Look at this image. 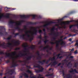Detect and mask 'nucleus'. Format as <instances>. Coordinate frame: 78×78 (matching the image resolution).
Segmentation results:
<instances>
[{
	"mask_svg": "<svg viewBox=\"0 0 78 78\" xmlns=\"http://www.w3.org/2000/svg\"><path fill=\"white\" fill-rule=\"evenodd\" d=\"M67 38V37H64V39H60L59 41H56V42L54 43L53 42H50V43L52 45L54 44H56V48H58L59 47V43L60 42L62 41V43H61V45L63 44V45H65V43H64V41H63V40H65Z\"/></svg>",
	"mask_w": 78,
	"mask_h": 78,
	"instance_id": "f257e3e1",
	"label": "nucleus"
},
{
	"mask_svg": "<svg viewBox=\"0 0 78 78\" xmlns=\"http://www.w3.org/2000/svg\"><path fill=\"white\" fill-rule=\"evenodd\" d=\"M50 61H54L52 63V65H53V66H55L56 65V64H58V62L56 61L55 60H53L50 59H49V60H47V61L46 62V60H42V61H38V62L41 64V65H43L45 62H46V64H48Z\"/></svg>",
	"mask_w": 78,
	"mask_h": 78,
	"instance_id": "f03ea898",
	"label": "nucleus"
},
{
	"mask_svg": "<svg viewBox=\"0 0 78 78\" xmlns=\"http://www.w3.org/2000/svg\"><path fill=\"white\" fill-rule=\"evenodd\" d=\"M0 46H1V44H0ZM0 55H6V57H10V59L11 58H12V59H14V58L13 57H12L11 56V55H12L13 56H15L16 55V52L14 51L12 53V54H11L10 53H4L3 51H0Z\"/></svg>",
	"mask_w": 78,
	"mask_h": 78,
	"instance_id": "7ed1b4c3",
	"label": "nucleus"
},
{
	"mask_svg": "<svg viewBox=\"0 0 78 78\" xmlns=\"http://www.w3.org/2000/svg\"><path fill=\"white\" fill-rule=\"evenodd\" d=\"M18 23L17 24H16L15 25H16V27H15L14 29H15V30H18V31H20V32L22 33L24 30V29H21L19 27V26L21 25V23Z\"/></svg>",
	"mask_w": 78,
	"mask_h": 78,
	"instance_id": "20e7f679",
	"label": "nucleus"
},
{
	"mask_svg": "<svg viewBox=\"0 0 78 78\" xmlns=\"http://www.w3.org/2000/svg\"><path fill=\"white\" fill-rule=\"evenodd\" d=\"M62 76L64 78H72V75L70 74H65V71L63 70L62 71Z\"/></svg>",
	"mask_w": 78,
	"mask_h": 78,
	"instance_id": "39448f33",
	"label": "nucleus"
},
{
	"mask_svg": "<svg viewBox=\"0 0 78 78\" xmlns=\"http://www.w3.org/2000/svg\"><path fill=\"white\" fill-rule=\"evenodd\" d=\"M30 28L34 30V32L32 34V35H36L37 33V29H39V27H30Z\"/></svg>",
	"mask_w": 78,
	"mask_h": 78,
	"instance_id": "423d86ee",
	"label": "nucleus"
},
{
	"mask_svg": "<svg viewBox=\"0 0 78 78\" xmlns=\"http://www.w3.org/2000/svg\"><path fill=\"white\" fill-rule=\"evenodd\" d=\"M10 14L9 13H6V15H4L3 14H0V20L3 18H10Z\"/></svg>",
	"mask_w": 78,
	"mask_h": 78,
	"instance_id": "0eeeda50",
	"label": "nucleus"
},
{
	"mask_svg": "<svg viewBox=\"0 0 78 78\" xmlns=\"http://www.w3.org/2000/svg\"><path fill=\"white\" fill-rule=\"evenodd\" d=\"M5 43L4 42L3 43V44H2L1 46L2 47V48H5V49H6L7 48V47H9V48H10L11 49V47L9 45H5Z\"/></svg>",
	"mask_w": 78,
	"mask_h": 78,
	"instance_id": "6e6552de",
	"label": "nucleus"
},
{
	"mask_svg": "<svg viewBox=\"0 0 78 78\" xmlns=\"http://www.w3.org/2000/svg\"><path fill=\"white\" fill-rule=\"evenodd\" d=\"M27 55V53H25V54L24 53H20L19 54H18V55H17L16 56V58H17L18 57H23L24 56Z\"/></svg>",
	"mask_w": 78,
	"mask_h": 78,
	"instance_id": "1a4fd4ad",
	"label": "nucleus"
},
{
	"mask_svg": "<svg viewBox=\"0 0 78 78\" xmlns=\"http://www.w3.org/2000/svg\"><path fill=\"white\" fill-rule=\"evenodd\" d=\"M54 32H53V33H51L50 34L51 35H52V34H54L53 35L55 37H57L59 36V33L60 34H62V33L61 32H57L56 33H54Z\"/></svg>",
	"mask_w": 78,
	"mask_h": 78,
	"instance_id": "9d476101",
	"label": "nucleus"
},
{
	"mask_svg": "<svg viewBox=\"0 0 78 78\" xmlns=\"http://www.w3.org/2000/svg\"><path fill=\"white\" fill-rule=\"evenodd\" d=\"M4 29V28L2 26H0V36H3V30Z\"/></svg>",
	"mask_w": 78,
	"mask_h": 78,
	"instance_id": "9b49d317",
	"label": "nucleus"
},
{
	"mask_svg": "<svg viewBox=\"0 0 78 78\" xmlns=\"http://www.w3.org/2000/svg\"><path fill=\"white\" fill-rule=\"evenodd\" d=\"M55 23L54 22L51 21L47 23V24H46L44 25V27H46L48 26H49L51 25V24Z\"/></svg>",
	"mask_w": 78,
	"mask_h": 78,
	"instance_id": "f8f14e48",
	"label": "nucleus"
},
{
	"mask_svg": "<svg viewBox=\"0 0 78 78\" xmlns=\"http://www.w3.org/2000/svg\"><path fill=\"white\" fill-rule=\"evenodd\" d=\"M75 20H72L69 21H67L66 22H62V24H64V25H66V24H69L71 22H75Z\"/></svg>",
	"mask_w": 78,
	"mask_h": 78,
	"instance_id": "ddd939ff",
	"label": "nucleus"
},
{
	"mask_svg": "<svg viewBox=\"0 0 78 78\" xmlns=\"http://www.w3.org/2000/svg\"><path fill=\"white\" fill-rule=\"evenodd\" d=\"M12 43H15L14 44V45L16 46L17 45H19L20 43H19V41H16L15 40H13L11 41Z\"/></svg>",
	"mask_w": 78,
	"mask_h": 78,
	"instance_id": "4468645a",
	"label": "nucleus"
},
{
	"mask_svg": "<svg viewBox=\"0 0 78 78\" xmlns=\"http://www.w3.org/2000/svg\"><path fill=\"white\" fill-rule=\"evenodd\" d=\"M31 16L33 17V19H35V17H37V19H41L42 18V17L41 16H37L36 15H31Z\"/></svg>",
	"mask_w": 78,
	"mask_h": 78,
	"instance_id": "2eb2a0df",
	"label": "nucleus"
},
{
	"mask_svg": "<svg viewBox=\"0 0 78 78\" xmlns=\"http://www.w3.org/2000/svg\"><path fill=\"white\" fill-rule=\"evenodd\" d=\"M14 72L15 71L14 69H10L8 71V73L10 75H12V74L14 73Z\"/></svg>",
	"mask_w": 78,
	"mask_h": 78,
	"instance_id": "dca6fc26",
	"label": "nucleus"
},
{
	"mask_svg": "<svg viewBox=\"0 0 78 78\" xmlns=\"http://www.w3.org/2000/svg\"><path fill=\"white\" fill-rule=\"evenodd\" d=\"M30 15H20V17L21 18H28L29 17H30Z\"/></svg>",
	"mask_w": 78,
	"mask_h": 78,
	"instance_id": "f3484780",
	"label": "nucleus"
},
{
	"mask_svg": "<svg viewBox=\"0 0 78 78\" xmlns=\"http://www.w3.org/2000/svg\"><path fill=\"white\" fill-rule=\"evenodd\" d=\"M32 57H35L34 55L29 56H28V57L26 58V60H27V61H30L31 60Z\"/></svg>",
	"mask_w": 78,
	"mask_h": 78,
	"instance_id": "a211bd4d",
	"label": "nucleus"
},
{
	"mask_svg": "<svg viewBox=\"0 0 78 78\" xmlns=\"http://www.w3.org/2000/svg\"><path fill=\"white\" fill-rule=\"evenodd\" d=\"M12 63L13 64H12V67H16L17 66H19V64H16L17 63V62H15L14 61H13L12 62Z\"/></svg>",
	"mask_w": 78,
	"mask_h": 78,
	"instance_id": "6ab92c4d",
	"label": "nucleus"
},
{
	"mask_svg": "<svg viewBox=\"0 0 78 78\" xmlns=\"http://www.w3.org/2000/svg\"><path fill=\"white\" fill-rule=\"evenodd\" d=\"M24 36H25V35L24 34H23L20 36V38H22L23 40H26V41H27L28 40V39L27 38L24 37Z\"/></svg>",
	"mask_w": 78,
	"mask_h": 78,
	"instance_id": "aec40b11",
	"label": "nucleus"
},
{
	"mask_svg": "<svg viewBox=\"0 0 78 78\" xmlns=\"http://www.w3.org/2000/svg\"><path fill=\"white\" fill-rule=\"evenodd\" d=\"M41 70H36V71H35V72L37 73L42 72V71H43L44 70V68L42 67H41Z\"/></svg>",
	"mask_w": 78,
	"mask_h": 78,
	"instance_id": "412c9836",
	"label": "nucleus"
},
{
	"mask_svg": "<svg viewBox=\"0 0 78 78\" xmlns=\"http://www.w3.org/2000/svg\"><path fill=\"white\" fill-rule=\"evenodd\" d=\"M28 33H31V31H27V32H26V35L29 38L30 37V36L29 34H28Z\"/></svg>",
	"mask_w": 78,
	"mask_h": 78,
	"instance_id": "4be33fe9",
	"label": "nucleus"
},
{
	"mask_svg": "<svg viewBox=\"0 0 78 78\" xmlns=\"http://www.w3.org/2000/svg\"><path fill=\"white\" fill-rule=\"evenodd\" d=\"M62 54H59L56 55V56L57 57V58L61 59L63 58L62 56H61L60 57V55H61Z\"/></svg>",
	"mask_w": 78,
	"mask_h": 78,
	"instance_id": "5701e85b",
	"label": "nucleus"
},
{
	"mask_svg": "<svg viewBox=\"0 0 78 78\" xmlns=\"http://www.w3.org/2000/svg\"><path fill=\"white\" fill-rule=\"evenodd\" d=\"M56 30V31L58 30V29L57 28H55V27H53L52 28H51V33H53V32H54V30Z\"/></svg>",
	"mask_w": 78,
	"mask_h": 78,
	"instance_id": "b1692460",
	"label": "nucleus"
},
{
	"mask_svg": "<svg viewBox=\"0 0 78 78\" xmlns=\"http://www.w3.org/2000/svg\"><path fill=\"white\" fill-rule=\"evenodd\" d=\"M37 24V22H35V23H32L31 22H28L27 24L28 25H36Z\"/></svg>",
	"mask_w": 78,
	"mask_h": 78,
	"instance_id": "393cba45",
	"label": "nucleus"
},
{
	"mask_svg": "<svg viewBox=\"0 0 78 78\" xmlns=\"http://www.w3.org/2000/svg\"><path fill=\"white\" fill-rule=\"evenodd\" d=\"M9 24H17V23L13 21H10L9 22Z\"/></svg>",
	"mask_w": 78,
	"mask_h": 78,
	"instance_id": "a878e982",
	"label": "nucleus"
},
{
	"mask_svg": "<svg viewBox=\"0 0 78 78\" xmlns=\"http://www.w3.org/2000/svg\"><path fill=\"white\" fill-rule=\"evenodd\" d=\"M49 48V45H47L46 47H44V48H42V49H41V50H44L46 49H48Z\"/></svg>",
	"mask_w": 78,
	"mask_h": 78,
	"instance_id": "bb28decb",
	"label": "nucleus"
},
{
	"mask_svg": "<svg viewBox=\"0 0 78 78\" xmlns=\"http://www.w3.org/2000/svg\"><path fill=\"white\" fill-rule=\"evenodd\" d=\"M76 26L78 27V24L76 25H72L69 26V29H71L72 28V27H74Z\"/></svg>",
	"mask_w": 78,
	"mask_h": 78,
	"instance_id": "cd10ccee",
	"label": "nucleus"
},
{
	"mask_svg": "<svg viewBox=\"0 0 78 78\" xmlns=\"http://www.w3.org/2000/svg\"><path fill=\"white\" fill-rule=\"evenodd\" d=\"M23 75L25 77H26V78H29V76H28V74H27V73H23Z\"/></svg>",
	"mask_w": 78,
	"mask_h": 78,
	"instance_id": "c85d7f7f",
	"label": "nucleus"
},
{
	"mask_svg": "<svg viewBox=\"0 0 78 78\" xmlns=\"http://www.w3.org/2000/svg\"><path fill=\"white\" fill-rule=\"evenodd\" d=\"M36 65H37V66H36L35 65H34V68H37L39 69H40V65L36 64Z\"/></svg>",
	"mask_w": 78,
	"mask_h": 78,
	"instance_id": "c756f323",
	"label": "nucleus"
},
{
	"mask_svg": "<svg viewBox=\"0 0 78 78\" xmlns=\"http://www.w3.org/2000/svg\"><path fill=\"white\" fill-rule=\"evenodd\" d=\"M67 18V16H64V17H63V18H62V19H60L59 20V21H62V20H64V18Z\"/></svg>",
	"mask_w": 78,
	"mask_h": 78,
	"instance_id": "7c9ffc66",
	"label": "nucleus"
},
{
	"mask_svg": "<svg viewBox=\"0 0 78 78\" xmlns=\"http://www.w3.org/2000/svg\"><path fill=\"white\" fill-rule=\"evenodd\" d=\"M12 38V36H10L8 38H7V40H10Z\"/></svg>",
	"mask_w": 78,
	"mask_h": 78,
	"instance_id": "2f4dec72",
	"label": "nucleus"
},
{
	"mask_svg": "<svg viewBox=\"0 0 78 78\" xmlns=\"http://www.w3.org/2000/svg\"><path fill=\"white\" fill-rule=\"evenodd\" d=\"M42 76V75L40 74H38V76H37V78H44V77H41Z\"/></svg>",
	"mask_w": 78,
	"mask_h": 78,
	"instance_id": "473e14b6",
	"label": "nucleus"
},
{
	"mask_svg": "<svg viewBox=\"0 0 78 78\" xmlns=\"http://www.w3.org/2000/svg\"><path fill=\"white\" fill-rule=\"evenodd\" d=\"M38 58H37V59L38 60H41V55H38Z\"/></svg>",
	"mask_w": 78,
	"mask_h": 78,
	"instance_id": "72a5a7b5",
	"label": "nucleus"
},
{
	"mask_svg": "<svg viewBox=\"0 0 78 78\" xmlns=\"http://www.w3.org/2000/svg\"><path fill=\"white\" fill-rule=\"evenodd\" d=\"M51 58V59H51L52 60H56V59H55V57H54L53 58Z\"/></svg>",
	"mask_w": 78,
	"mask_h": 78,
	"instance_id": "f704fd0d",
	"label": "nucleus"
},
{
	"mask_svg": "<svg viewBox=\"0 0 78 78\" xmlns=\"http://www.w3.org/2000/svg\"><path fill=\"white\" fill-rule=\"evenodd\" d=\"M26 72H27V73H29L30 74H31V72L29 70H27L26 71Z\"/></svg>",
	"mask_w": 78,
	"mask_h": 78,
	"instance_id": "c9c22d12",
	"label": "nucleus"
},
{
	"mask_svg": "<svg viewBox=\"0 0 78 78\" xmlns=\"http://www.w3.org/2000/svg\"><path fill=\"white\" fill-rule=\"evenodd\" d=\"M13 34H15V36H14V37H15L16 36H17V35H19V33H13Z\"/></svg>",
	"mask_w": 78,
	"mask_h": 78,
	"instance_id": "e433bc0d",
	"label": "nucleus"
},
{
	"mask_svg": "<svg viewBox=\"0 0 78 78\" xmlns=\"http://www.w3.org/2000/svg\"><path fill=\"white\" fill-rule=\"evenodd\" d=\"M65 61V62H68V60H67L66 59L62 61V62H64Z\"/></svg>",
	"mask_w": 78,
	"mask_h": 78,
	"instance_id": "4c0bfd02",
	"label": "nucleus"
},
{
	"mask_svg": "<svg viewBox=\"0 0 78 78\" xmlns=\"http://www.w3.org/2000/svg\"><path fill=\"white\" fill-rule=\"evenodd\" d=\"M24 29L25 30H26V31H27V26H24Z\"/></svg>",
	"mask_w": 78,
	"mask_h": 78,
	"instance_id": "58836bf2",
	"label": "nucleus"
},
{
	"mask_svg": "<svg viewBox=\"0 0 78 78\" xmlns=\"http://www.w3.org/2000/svg\"><path fill=\"white\" fill-rule=\"evenodd\" d=\"M75 46H78V40L76 41V43L75 44Z\"/></svg>",
	"mask_w": 78,
	"mask_h": 78,
	"instance_id": "ea45409f",
	"label": "nucleus"
},
{
	"mask_svg": "<svg viewBox=\"0 0 78 78\" xmlns=\"http://www.w3.org/2000/svg\"><path fill=\"white\" fill-rule=\"evenodd\" d=\"M38 33L40 34H41L42 33V30H40L39 31H38Z\"/></svg>",
	"mask_w": 78,
	"mask_h": 78,
	"instance_id": "a19ab883",
	"label": "nucleus"
},
{
	"mask_svg": "<svg viewBox=\"0 0 78 78\" xmlns=\"http://www.w3.org/2000/svg\"><path fill=\"white\" fill-rule=\"evenodd\" d=\"M71 32H76V30L75 29H74L73 30H72V29H71Z\"/></svg>",
	"mask_w": 78,
	"mask_h": 78,
	"instance_id": "79ce46f5",
	"label": "nucleus"
},
{
	"mask_svg": "<svg viewBox=\"0 0 78 78\" xmlns=\"http://www.w3.org/2000/svg\"><path fill=\"white\" fill-rule=\"evenodd\" d=\"M23 47L24 48H26L27 47H28V45H24L23 46Z\"/></svg>",
	"mask_w": 78,
	"mask_h": 78,
	"instance_id": "37998d69",
	"label": "nucleus"
},
{
	"mask_svg": "<svg viewBox=\"0 0 78 78\" xmlns=\"http://www.w3.org/2000/svg\"><path fill=\"white\" fill-rule=\"evenodd\" d=\"M74 13H75V12H74V11H72L69 12V14H71Z\"/></svg>",
	"mask_w": 78,
	"mask_h": 78,
	"instance_id": "c03bdc74",
	"label": "nucleus"
},
{
	"mask_svg": "<svg viewBox=\"0 0 78 78\" xmlns=\"http://www.w3.org/2000/svg\"><path fill=\"white\" fill-rule=\"evenodd\" d=\"M26 67L28 69H31V67H30V66H26Z\"/></svg>",
	"mask_w": 78,
	"mask_h": 78,
	"instance_id": "a18cd8bd",
	"label": "nucleus"
},
{
	"mask_svg": "<svg viewBox=\"0 0 78 78\" xmlns=\"http://www.w3.org/2000/svg\"><path fill=\"white\" fill-rule=\"evenodd\" d=\"M56 26H58V29H60L62 28V27L59 26V25H58V24H56Z\"/></svg>",
	"mask_w": 78,
	"mask_h": 78,
	"instance_id": "49530a36",
	"label": "nucleus"
},
{
	"mask_svg": "<svg viewBox=\"0 0 78 78\" xmlns=\"http://www.w3.org/2000/svg\"><path fill=\"white\" fill-rule=\"evenodd\" d=\"M30 78H36V76H34L30 77Z\"/></svg>",
	"mask_w": 78,
	"mask_h": 78,
	"instance_id": "de8ad7c7",
	"label": "nucleus"
},
{
	"mask_svg": "<svg viewBox=\"0 0 78 78\" xmlns=\"http://www.w3.org/2000/svg\"><path fill=\"white\" fill-rule=\"evenodd\" d=\"M71 64V62H69L68 64H66L67 66L68 67L69 65Z\"/></svg>",
	"mask_w": 78,
	"mask_h": 78,
	"instance_id": "09e8293b",
	"label": "nucleus"
},
{
	"mask_svg": "<svg viewBox=\"0 0 78 78\" xmlns=\"http://www.w3.org/2000/svg\"><path fill=\"white\" fill-rule=\"evenodd\" d=\"M46 23V22H44V21H41V22H39V24H41V23Z\"/></svg>",
	"mask_w": 78,
	"mask_h": 78,
	"instance_id": "8fccbe9b",
	"label": "nucleus"
},
{
	"mask_svg": "<svg viewBox=\"0 0 78 78\" xmlns=\"http://www.w3.org/2000/svg\"><path fill=\"white\" fill-rule=\"evenodd\" d=\"M24 49L25 50V51H24V52H26V51H27V50H28V48H24Z\"/></svg>",
	"mask_w": 78,
	"mask_h": 78,
	"instance_id": "3c124183",
	"label": "nucleus"
},
{
	"mask_svg": "<svg viewBox=\"0 0 78 78\" xmlns=\"http://www.w3.org/2000/svg\"><path fill=\"white\" fill-rule=\"evenodd\" d=\"M48 40H45V41H44V43L45 44H46L47 42H48Z\"/></svg>",
	"mask_w": 78,
	"mask_h": 78,
	"instance_id": "603ef678",
	"label": "nucleus"
},
{
	"mask_svg": "<svg viewBox=\"0 0 78 78\" xmlns=\"http://www.w3.org/2000/svg\"><path fill=\"white\" fill-rule=\"evenodd\" d=\"M36 54H37V55L38 56L40 55V54H39V51H37V52L36 53Z\"/></svg>",
	"mask_w": 78,
	"mask_h": 78,
	"instance_id": "864d4df0",
	"label": "nucleus"
},
{
	"mask_svg": "<svg viewBox=\"0 0 78 78\" xmlns=\"http://www.w3.org/2000/svg\"><path fill=\"white\" fill-rule=\"evenodd\" d=\"M38 38L39 39H42V37H41V35H40V36L38 37Z\"/></svg>",
	"mask_w": 78,
	"mask_h": 78,
	"instance_id": "5fc2aeb1",
	"label": "nucleus"
},
{
	"mask_svg": "<svg viewBox=\"0 0 78 78\" xmlns=\"http://www.w3.org/2000/svg\"><path fill=\"white\" fill-rule=\"evenodd\" d=\"M77 63H75V64H74V67H77Z\"/></svg>",
	"mask_w": 78,
	"mask_h": 78,
	"instance_id": "6e6d98bb",
	"label": "nucleus"
},
{
	"mask_svg": "<svg viewBox=\"0 0 78 78\" xmlns=\"http://www.w3.org/2000/svg\"><path fill=\"white\" fill-rule=\"evenodd\" d=\"M52 38L53 39L54 41H55V40H56V37H53Z\"/></svg>",
	"mask_w": 78,
	"mask_h": 78,
	"instance_id": "4d7b16f0",
	"label": "nucleus"
},
{
	"mask_svg": "<svg viewBox=\"0 0 78 78\" xmlns=\"http://www.w3.org/2000/svg\"><path fill=\"white\" fill-rule=\"evenodd\" d=\"M48 37V36H44V39H45L46 40H47V38Z\"/></svg>",
	"mask_w": 78,
	"mask_h": 78,
	"instance_id": "13d9d810",
	"label": "nucleus"
},
{
	"mask_svg": "<svg viewBox=\"0 0 78 78\" xmlns=\"http://www.w3.org/2000/svg\"><path fill=\"white\" fill-rule=\"evenodd\" d=\"M41 40L39 41L38 43V44H41Z\"/></svg>",
	"mask_w": 78,
	"mask_h": 78,
	"instance_id": "bf43d9fd",
	"label": "nucleus"
},
{
	"mask_svg": "<svg viewBox=\"0 0 78 78\" xmlns=\"http://www.w3.org/2000/svg\"><path fill=\"white\" fill-rule=\"evenodd\" d=\"M12 45V43H8V45Z\"/></svg>",
	"mask_w": 78,
	"mask_h": 78,
	"instance_id": "052dcab7",
	"label": "nucleus"
},
{
	"mask_svg": "<svg viewBox=\"0 0 78 78\" xmlns=\"http://www.w3.org/2000/svg\"><path fill=\"white\" fill-rule=\"evenodd\" d=\"M72 37V35L71 34H69V36H68V37Z\"/></svg>",
	"mask_w": 78,
	"mask_h": 78,
	"instance_id": "680f3d73",
	"label": "nucleus"
},
{
	"mask_svg": "<svg viewBox=\"0 0 78 78\" xmlns=\"http://www.w3.org/2000/svg\"><path fill=\"white\" fill-rule=\"evenodd\" d=\"M20 49V48H16L15 49V50H19Z\"/></svg>",
	"mask_w": 78,
	"mask_h": 78,
	"instance_id": "e2e57ef3",
	"label": "nucleus"
},
{
	"mask_svg": "<svg viewBox=\"0 0 78 78\" xmlns=\"http://www.w3.org/2000/svg\"><path fill=\"white\" fill-rule=\"evenodd\" d=\"M77 50H76L75 51H74V54H76L77 53Z\"/></svg>",
	"mask_w": 78,
	"mask_h": 78,
	"instance_id": "0e129e2a",
	"label": "nucleus"
},
{
	"mask_svg": "<svg viewBox=\"0 0 78 78\" xmlns=\"http://www.w3.org/2000/svg\"><path fill=\"white\" fill-rule=\"evenodd\" d=\"M33 40V38H31L30 39V41H31V40Z\"/></svg>",
	"mask_w": 78,
	"mask_h": 78,
	"instance_id": "69168bd1",
	"label": "nucleus"
},
{
	"mask_svg": "<svg viewBox=\"0 0 78 78\" xmlns=\"http://www.w3.org/2000/svg\"><path fill=\"white\" fill-rule=\"evenodd\" d=\"M6 63H8L10 62V61L9 60H7V61H6Z\"/></svg>",
	"mask_w": 78,
	"mask_h": 78,
	"instance_id": "338daca9",
	"label": "nucleus"
},
{
	"mask_svg": "<svg viewBox=\"0 0 78 78\" xmlns=\"http://www.w3.org/2000/svg\"><path fill=\"white\" fill-rule=\"evenodd\" d=\"M19 22L24 23V20H21V21H20Z\"/></svg>",
	"mask_w": 78,
	"mask_h": 78,
	"instance_id": "774afa93",
	"label": "nucleus"
}]
</instances>
